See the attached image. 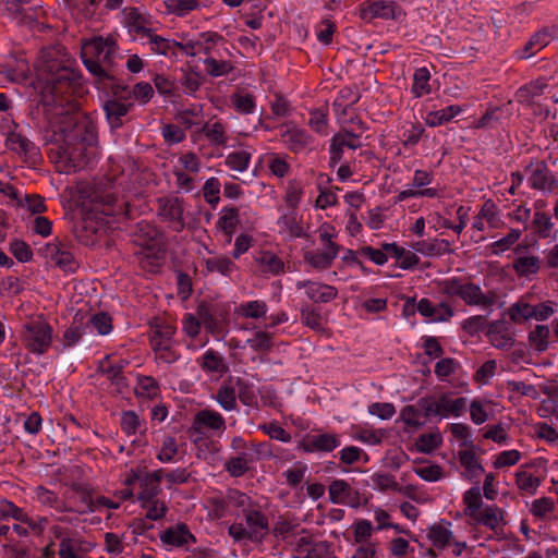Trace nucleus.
I'll list each match as a JSON object with an SVG mask.
<instances>
[{"mask_svg":"<svg viewBox=\"0 0 558 558\" xmlns=\"http://www.w3.org/2000/svg\"><path fill=\"white\" fill-rule=\"evenodd\" d=\"M340 446V437L331 433L307 434L301 441L302 449L307 453L331 452Z\"/></svg>","mask_w":558,"mask_h":558,"instance_id":"412c9836","label":"nucleus"},{"mask_svg":"<svg viewBox=\"0 0 558 558\" xmlns=\"http://www.w3.org/2000/svg\"><path fill=\"white\" fill-rule=\"evenodd\" d=\"M430 72L426 66L417 68L413 74L411 93L415 98H421L432 93L429 84Z\"/></svg>","mask_w":558,"mask_h":558,"instance_id":"8fccbe9b","label":"nucleus"},{"mask_svg":"<svg viewBox=\"0 0 558 558\" xmlns=\"http://www.w3.org/2000/svg\"><path fill=\"white\" fill-rule=\"evenodd\" d=\"M134 393L138 399L154 400L160 395V386L153 376L137 375Z\"/></svg>","mask_w":558,"mask_h":558,"instance_id":"79ce46f5","label":"nucleus"},{"mask_svg":"<svg viewBox=\"0 0 558 558\" xmlns=\"http://www.w3.org/2000/svg\"><path fill=\"white\" fill-rule=\"evenodd\" d=\"M216 401L225 411H233L236 409V389L234 378L223 381L218 388Z\"/></svg>","mask_w":558,"mask_h":558,"instance_id":"c03bdc74","label":"nucleus"},{"mask_svg":"<svg viewBox=\"0 0 558 558\" xmlns=\"http://www.w3.org/2000/svg\"><path fill=\"white\" fill-rule=\"evenodd\" d=\"M359 16L367 22L399 21L405 17V11L393 0H365L359 5Z\"/></svg>","mask_w":558,"mask_h":558,"instance_id":"9b49d317","label":"nucleus"},{"mask_svg":"<svg viewBox=\"0 0 558 558\" xmlns=\"http://www.w3.org/2000/svg\"><path fill=\"white\" fill-rule=\"evenodd\" d=\"M245 523L234 522L228 527L229 536L235 542L250 541L252 543H260L269 533L268 517L260 511L256 505L252 509H247L243 513Z\"/></svg>","mask_w":558,"mask_h":558,"instance_id":"423d86ee","label":"nucleus"},{"mask_svg":"<svg viewBox=\"0 0 558 558\" xmlns=\"http://www.w3.org/2000/svg\"><path fill=\"white\" fill-rule=\"evenodd\" d=\"M515 484L518 488L529 495H534L542 484L539 477L534 476L526 471H518L515 473Z\"/></svg>","mask_w":558,"mask_h":558,"instance_id":"774afa93","label":"nucleus"},{"mask_svg":"<svg viewBox=\"0 0 558 558\" xmlns=\"http://www.w3.org/2000/svg\"><path fill=\"white\" fill-rule=\"evenodd\" d=\"M180 38L183 39L182 54L192 58L198 53L221 57L220 47L226 44L222 35L210 31L202 32L195 38H187V35L182 34Z\"/></svg>","mask_w":558,"mask_h":558,"instance_id":"9d476101","label":"nucleus"},{"mask_svg":"<svg viewBox=\"0 0 558 558\" xmlns=\"http://www.w3.org/2000/svg\"><path fill=\"white\" fill-rule=\"evenodd\" d=\"M472 520L490 530H496L502 521V512L497 506L489 505L480 510Z\"/></svg>","mask_w":558,"mask_h":558,"instance_id":"09e8293b","label":"nucleus"},{"mask_svg":"<svg viewBox=\"0 0 558 558\" xmlns=\"http://www.w3.org/2000/svg\"><path fill=\"white\" fill-rule=\"evenodd\" d=\"M277 226L279 228V233L288 239H300L306 236L301 218L298 217L294 210L282 214L277 220Z\"/></svg>","mask_w":558,"mask_h":558,"instance_id":"c756f323","label":"nucleus"},{"mask_svg":"<svg viewBox=\"0 0 558 558\" xmlns=\"http://www.w3.org/2000/svg\"><path fill=\"white\" fill-rule=\"evenodd\" d=\"M110 95L111 98L104 102L102 108L110 128L120 129L123 125V118L132 110L134 105L129 100H124L112 94Z\"/></svg>","mask_w":558,"mask_h":558,"instance_id":"4be33fe9","label":"nucleus"},{"mask_svg":"<svg viewBox=\"0 0 558 558\" xmlns=\"http://www.w3.org/2000/svg\"><path fill=\"white\" fill-rule=\"evenodd\" d=\"M281 141L294 154L304 151L314 142L308 132L300 128H291L282 132Z\"/></svg>","mask_w":558,"mask_h":558,"instance_id":"cd10ccee","label":"nucleus"},{"mask_svg":"<svg viewBox=\"0 0 558 558\" xmlns=\"http://www.w3.org/2000/svg\"><path fill=\"white\" fill-rule=\"evenodd\" d=\"M458 457L461 466L464 469V478L473 481L484 473L485 469L478 462L473 447L471 449L459 451Z\"/></svg>","mask_w":558,"mask_h":558,"instance_id":"e433bc0d","label":"nucleus"},{"mask_svg":"<svg viewBox=\"0 0 558 558\" xmlns=\"http://www.w3.org/2000/svg\"><path fill=\"white\" fill-rule=\"evenodd\" d=\"M204 264L208 272H218L225 277H230L238 269L236 264L226 255L206 258Z\"/></svg>","mask_w":558,"mask_h":558,"instance_id":"49530a36","label":"nucleus"},{"mask_svg":"<svg viewBox=\"0 0 558 558\" xmlns=\"http://www.w3.org/2000/svg\"><path fill=\"white\" fill-rule=\"evenodd\" d=\"M486 335L490 343L497 349L512 345L513 339L509 333V328L505 320L498 319L489 323L487 325Z\"/></svg>","mask_w":558,"mask_h":558,"instance_id":"f704fd0d","label":"nucleus"},{"mask_svg":"<svg viewBox=\"0 0 558 558\" xmlns=\"http://www.w3.org/2000/svg\"><path fill=\"white\" fill-rule=\"evenodd\" d=\"M90 213H86L83 219L75 226V236L77 240L89 245L95 242V235L100 228V223L92 217V213H100L104 216H117L123 214L124 203H120L117 196L107 191L95 190L89 195Z\"/></svg>","mask_w":558,"mask_h":558,"instance_id":"7ed1b4c3","label":"nucleus"},{"mask_svg":"<svg viewBox=\"0 0 558 558\" xmlns=\"http://www.w3.org/2000/svg\"><path fill=\"white\" fill-rule=\"evenodd\" d=\"M64 143L95 146L97 143L95 124L86 119L77 121L65 135Z\"/></svg>","mask_w":558,"mask_h":558,"instance_id":"b1692460","label":"nucleus"},{"mask_svg":"<svg viewBox=\"0 0 558 558\" xmlns=\"http://www.w3.org/2000/svg\"><path fill=\"white\" fill-rule=\"evenodd\" d=\"M551 39L553 34L548 28H543L534 33L524 44L523 48L518 51V57L520 59H529L535 56L538 51L548 46Z\"/></svg>","mask_w":558,"mask_h":558,"instance_id":"473e14b6","label":"nucleus"},{"mask_svg":"<svg viewBox=\"0 0 558 558\" xmlns=\"http://www.w3.org/2000/svg\"><path fill=\"white\" fill-rule=\"evenodd\" d=\"M165 10L177 17H185L192 12L201 11L209 5L208 0H165Z\"/></svg>","mask_w":558,"mask_h":558,"instance_id":"c85d7f7f","label":"nucleus"},{"mask_svg":"<svg viewBox=\"0 0 558 558\" xmlns=\"http://www.w3.org/2000/svg\"><path fill=\"white\" fill-rule=\"evenodd\" d=\"M295 288L304 290L305 295L314 303H329L338 296L336 287L318 281L299 280Z\"/></svg>","mask_w":558,"mask_h":558,"instance_id":"aec40b11","label":"nucleus"},{"mask_svg":"<svg viewBox=\"0 0 558 558\" xmlns=\"http://www.w3.org/2000/svg\"><path fill=\"white\" fill-rule=\"evenodd\" d=\"M95 146L64 143L61 157L68 162V171H80L88 166L95 155Z\"/></svg>","mask_w":558,"mask_h":558,"instance_id":"dca6fc26","label":"nucleus"},{"mask_svg":"<svg viewBox=\"0 0 558 558\" xmlns=\"http://www.w3.org/2000/svg\"><path fill=\"white\" fill-rule=\"evenodd\" d=\"M163 478V469L153 472H145L143 480L138 484L140 492L136 495V501H151L161 493L160 482Z\"/></svg>","mask_w":558,"mask_h":558,"instance_id":"a878e982","label":"nucleus"},{"mask_svg":"<svg viewBox=\"0 0 558 558\" xmlns=\"http://www.w3.org/2000/svg\"><path fill=\"white\" fill-rule=\"evenodd\" d=\"M450 246L451 243L448 240L434 239L432 241H417L413 245V248L424 256L437 257L453 253V250Z\"/></svg>","mask_w":558,"mask_h":558,"instance_id":"c9c22d12","label":"nucleus"},{"mask_svg":"<svg viewBox=\"0 0 558 558\" xmlns=\"http://www.w3.org/2000/svg\"><path fill=\"white\" fill-rule=\"evenodd\" d=\"M199 367L205 373L223 375L229 371L225 359L215 350L208 349L198 360Z\"/></svg>","mask_w":558,"mask_h":558,"instance_id":"58836bf2","label":"nucleus"},{"mask_svg":"<svg viewBox=\"0 0 558 558\" xmlns=\"http://www.w3.org/2000/svg\"><path fill=\"white\" fill-rule=\"evenodd\" d=\"M158 217L169 223V227L175 231L181 232L185 228L184 214V199L175 195H166L156 199Z\"/></svg>","mask_w":558,"mask_h":558,"instance_id":"ddd939ff","label":"nucleus"},{"mask_svg":"<svg viewBox=\"0 0 558 558\" xmlns=\"http://www.w3.org/2000/svg\"><path fill=\"white\" fill-rule=\"evenodd\" d=\"M203 75L195 66H189L181 69V75L179 77V84L182 90L187 96H195L203 83Z\"/></svg>","mask_w":558,"mask_h":558,"instance_id":"a19ab883","label":"nucleus"},{"mask_svg":"<svg viewBox=\"0 0 558 558\" xmlns=\"http://www.w3.org/2000/svg\"><path fill=\"white\" fill-rule=\"evenodd\" d=\"M524 170L529 174L527 184L532 190L558 194V179L545 160L531 158Z\"/></svg>","mask_w":558,"mask_h":558,"instance_id":"f8f14e48","label":"nucleus"},{"mask_svg":"<svg viewBox=\"0 0 558 558\" xmlns=\"http://www.w3.org/2000/svg\"><path fill=\"white\" fill-rule=\"evenodd\" d=\"M522 230L510 229L507 235L489 244L492 254L498 256L510 250L520 240Z\"/></svg>","mask_w":558,"mask_h":558,"instance_id":"052dcab7","label":"nucleus"},{"mask_svg":"<svg viewBox=\"0 0 558 558\" xmlns=\"http://www.w3.org/2000/svg\"><path fill=\"white\" fill-rule=\"evenodd\" d=\"M202 132L214 146H225L228 142L227 128L220 121L214 123L206 122L202 128Z\"/></svg>","mask_w":558,"mask_h":558,"instance_id":"5fc2aeb1","label":"nucleus"},{"mask_svg":"<svg viewBox=\"0 0 558 558\" xmlns=\"http://www.w3.org/2000/svg\"><path fill=\"white\" fill-rule=\"evenodd\" d=\"M45 256L64 272H75L78 268V262L71 251V244L59 238H54L52 242L47 243L44 248Z\"/></svg>","mask_w":558,"mask_h":558,"instance_id":"4468645a","label":"nucleus"},{"mask_svg":"<svg viewBox=\"0 0 558 558\" xmlns=\"http://www.w3.org/2000/svg\"><path fill=\"white\" fill-rule=\"evenodd\" d=\"M126 24L130 33H133L141 43L155 32L150 16L142 13L138 8L128 9Z\"/></svg>","mask_w":558,"mask_h":558,"instance_id":"5701e85b","label":"nucleus"},{"mask_svg":"<svg viewBox=\"0 0 558 558\" xmlns=\"http://www.w3.org/2000/svg\"><path fill=\"white\" fill-rule=\"evenodd\" d=\"M175 326L166 319L154 318L149 322L148 340L150 348L166 344L174 340Z\"/></svg>","mask_w":558,"mask_h":558,"instance_id":"393cba45","label":"nucleus"},{"mask_svg":"<svg viewBox=\"0 0 558 558\" xmlns=\"http://www.w3.org/2000/svg\"><path fill=\"white\" fill-rule=\"evenodd\" d=\"M265 159L272 175L277 178H284L289 174L291 166L288 161V155L270 153L265 156Z\"/></svg>","mask_w":558,"mask_h":558,"instance_id":"6e6d98bb","label":"nucleus"},{"mask_svg":"<svg viewBox=\"0 0 558 558\" xmlns=\"http://www.w3.org/2000/svg\"><path fill=\"white\" fill-rule=\"evenodd\" d=\"M143 46H147L150 52L162 56L170 61H177L179 53L182 54L183 39L180 41L158 35L154 32L149 37L142 41Z\"/></svg>","mask_w":558,"mask_h":558,"instance_id":"6ab92c4d","label":"nucleus"},{"mask_svg":"<svg viewBox=\"0 0 558 558\" xmlns=\"http://www.w3.org/2000/svg\"><path fill=\"white\" fill-rule=\"evenodd\" d=\"M135 255L143 269L154 272L163 262L165 250L160 246L148 245L142 247Z\"/></svg>","mask_w":558,"mask_h":558,"instance_id":"72a5a7b5","label":"nucleus"},{"mask_svg":"<svg viewBox=\"0 0 558 558\" xmlns=\"http://www.w3.org/2000/svg\"><path fill=\"white\" fill-rule=\"evenodd\" d=\"M262 272L278 276L284 271V263L275 253L266 251L262 252L256 258Z\"/></svg>","mask_w":558,"mask_h":558,"instance_id":"3c124183","label":"nucleus"},{"mask_svg":"<svg viewBox=\"0 0 558 558\" xmlns=\"http://www.w3.org/2000/svg\"><path fill=\"white\" fill-rule=\"evenodd\" d=\"M549 327L546 325H537L532 331L529 333V341L531 347L537 352H544L548 349L549 344Z\"/></svg>","mask_w":558,"mask_h":558,"instance_id":"0e129e2a","label":"nucleus"},{"mask_svg":"<svg viewBox=\"0 0 558 558\" xmlns=\"http://www.w3.org/2000/svg\"><path fill=\"white\" fill-rule=\"evenodd\" d=\"M226 429V420L221 413L211 409H203L194 414L187 434L193 438V444L198 445L208 436L220 437Z\"/></svg>","mask_w":558,"mask_h":558,"instance_id":"0eeeda50","label":"nucleus"},{"mask_svg":"<svg viewBox=\"0 0 558 558\" xmlns=\"http://www.w3.org/2000/svg\"><path fill=\"white\" fill-rule=\"evenodd\" d=\"M252 154L247 150L231 151L225 158V165L231 170L244 172L248 169Z\"/></svg>","mask_w":558,"mask_h":558,"instance_id":"680f3d73","label":"nucleus"},{"mask_svg":"<svg viewBox=\"0 0 558 558\" xmlns=\"http://www.w3.org/2000/svg\"><path fill=\"white\" fill-rule=\"evenodd\" d=\"M308 126L319 135L328 134V109L319 108L310 110Z\"/></svg>","mask_w":558,"mask_h":558,"instance_id":"e2e57ef3","label":"nucleus"},{"mask_svg":"<svg viewBox=\"0 0 558 558\" xmlns=\"http://www.w3.org/2000/svg\"><path fill=\"white\" fill-rule=\"evenodd\" d=\"M179 452L178 439L171 435H165L156 458L162 463H172Z\"/></svg>","mask_w":558,"mask_h":558,"instance_id":"bf43d9fd","label":"nucleus"},{"mask_svg":"<svg viewBox=\"0 0 558 558\" xmlns=\"http://www.w3.org/2000/svg\"><path fill=\"white\" fill-rule=\"evenodd\" d=\"M81 75L58 60H47L38 69L37 77L31 83L38 101L45 106H58L72 96L81 86Z\"/></svg>","mask_w":558,"mask_h":558,"instance_id":"f257e3e1","label":"nucleus"},{"mask_svg":"<svg viewBox=\"0 0 558 558\" xmlns=\"http://www.w3.org/2000/svg\"><path fill=\"white\" fill-rule=\"evenodd\" d=\"M418 405L424 411V418L434 416L447 418L449 416L460 417L466 407V398L452 399L451 392H444L438 398L423 397L418 399Z\"/></svg>","mask_w":558,"mask_h":558,"instance_id":"6e6552de","label":"nucleus"},{"mask_svg":"<svg viewBox=\"0 0 558 558\" xmlns=\"http://www.w3.org/2000/svg\"><path fill=\"white\" fill-rule=\"evenodd\" d=\"M255 463L250 451H241L235 457L229 458L225 463V470L232 477H241L246 474L251 464Z\"/></svg>","mask_w":558,"mask_h":558,"instance_id":"ea45409f","label":"nucleus"},{"mask_svg":"<svg viewBox=\"0 0 558 558\" xmlns=\"http://www.w3.org/2000/svg\"><path fill=\"white\" fill-rule=\"evenodd\" d=\"M35 497L36 500L43 506L54 508L59 512H70L72 511L71 507L64 506L59 501V497L57 493L48 489L45 486H37L35 488Z\"/></svg>","mask_w":558,"mask_h":558,"instance_id":"864d4df0","label":"nucleus"},{"mask_svg":"<svg viewBox=\"0 0 558 558\" xmlns=\"http://www.w3.org/2000/svg\"><path fill=\"white\" fill-rule=\"evenodd\" d=\"M108 94L131 100L132 98L141 105L147 104L154 96V88L148 82H138L132 88L122 83L119 78L108 90Z\"/></svg>","mask_w":558,"mask_h":558,"instance_id":"f3484780","label":"nucleus"},{"mask_svg":"<svg viewBox=\"0 0 558 558\" xmlns=\"http://www.w3.org/2000/svg\"><path fill=\"white\" fill-rule=\"evenodd\" d=\"M83 63L98 89L107 92L118 80V46L112 38L95 37L81 51Z\"/></svg>","mask_w":558,"mask_h":558,"instance_id":"f03ea898","label":"nucleus"},{"mask_svg":"<svg viewBox=\"0 0 558 558\" xmlns=\"http://www.w3.org/2000/svg\"><path fill=\"white\" fill-rule=\"evenodd\" d=\"M439 292L447 298H458L468 306L492 308L497 302L493 291L484 292L482 288L463 277H450L438 282Z\"/></svg>","mask_w":558,"mask_h":558,"instance_id":"20e7f679","label":"nucleus"},{"mask_svg":"<svg viewBox=\"0 0 558 558\" xmlns=\"http://www.w3.org/2000/svg\"><path fill=\"white\" fill-rule=\"evenodd\" d=\"M5 147L23 157L25 161L37 163L41 159L40 150L27 136L16 131H10L5 137Z\"/></svg>","mask_w":558,"mask_h":558,"instance_id":"2eb2a0df","label":"nucleus"},{"mask_svg":"<svg viewBox=\"0 0 558 558\" xmlns=\"http://www.w3.org/2000/svg\"><path fill=\"white\" fill-rule=\"evenodd\" d=\"M359 100L360 95L357 92L350 87H344L333 100L332 107L337 114H347L348 108L355 105Z\"/></svg>","mask_w":558,"mask_h":558,"instance_id":"13d9d810","label":"nucleus"},{"mask_svg":"<svg viewBox=\"0 0 558 558\" xmlns=\"http://www.w3.org/2000/svg\"><path fill=\"white\" fill-rule=\"evenodd\" d=\"M20 341L27 352L44 355L52 345L53 328L43 315L31 317L21 327Z\"/></svg>","mask_w":558,"mask_h":558,"instance_id":"39448f33","label":"nucleus"},{"mask_svg":"<svg viewBox=\"0 0 558 558\" xmlns=\"http://www.w3.org/2000/svg\"><path fill=\"white\" fill-rule=\"evenodd\" d=\"M450 526L451 522L441 520L439 523H435L428 527L427 538L438 550H444L446 547L451 545L453 534Z\"/></svg>","mask_w":558,"mask_h":558,"instance_id":"7c9ffc66","label":"nucleus"},{"mask_svg":"<svg viewBox=\"0 0 558 558\" xmlns=\"http://www.w3.org/2000/svg\"><path fill=\"white\" fill-rule=\"evenodd\" d=\"M239 223V208L234 206H225L219 213V218L216 221V228L226 235L227 242L230 243Z\"/></svg>","mask_w":558,"mask_h":558,"instance_id":"2f4dec72","label":"nucleus"},{"mask_svg":"<svg viewBox=\"0 0 558 558\" xmlns=\"http://www.w3.org/2000/svg\"><path fill=\"white\" fill-rule=\"evenodd\" d=\"M462 112L463 107L460 105H450L439 110L427 112L424 121L429 128H436L449 123Z\"/></svg>","mask_w":558,"mask_h":558,"instance_id":"4c0bfd02","label":"nucleus"},{"mask_svg":"<svg viewBox=\"0 0 558 558\" xmlns=\"http://www.w3.org/2000/svg\"><path fill=\"white\" fill-rule=\"evenodd\" d=\"M301 322L312 330L322 331L324 329L320 311L312 305L301 308Z\"/></svg>","mask_w":558,"mask_h":558,"instance_id":"338daca9","label":"nucleus"},{"mask_svg":"<svg viewBox=\"0 0 558 558\" xmlns=\"http://www.w3.org/2000/svg\"><path fill=\"white\" fill-rule=\"evenodd\" d=\"M525 250V246L518 244L514 247L517 254L515 259L512 263V269L518 277L529 278L530 276L536 275L541 268V259L534 255H521V252Z\"/></svg>","mask_w":558,"mask_h":558,"instance_id":"bb28decb","label":"nucleus"},{"mask_svg":"<svg viewBox=\"0 0 558 558\" xmlns=\"http://www.w3.org/2000/svg\"><path fill=\"white\" fill-rule=\"evenodd\" d=\"M337 256L338 253L331 251L313 250L304 253V260L315 269L325 270L332 265Z\"/></svg>","mask_w":558,"mask_h":558,"instance_id":"de8ad7c7","label":"nucleus"},{"mask_svg":"<svg viewBox=\"0 0 558 558\" xmlns=\"http://www.w3.org/2000/svg\"><path fill=\"white\" fill-rule=\"evenodd\" d=\"M120 426L122 432L128 436H134L137 433L144 434L147 429L145 420L132 410L121 413Z\"/></svg>","mask_w":558,"mask_h":558,"instance_id":"37998d69","label":"nucleus"},{"mask_svg":"<svg viewBox=\"0 0 558 558\" xmlns=\"http://www.w3.org/2000/svg\"><path fill=\"white\" fill-rule=\"evenodd\" d=\"M159 538L167 548L189 549L190 545L196 544L197 542L195 535L184 522H179L174 526L166 529L159 534Z\"/></svg>","mask_w":558,"mask_h":558,"instance_id":"a211bd4d","label":"nucleus"},{"mask_svg":"<svg viewBox=\"0 0 558 558\" xmlns=\"http://www.w3.org/2000/svg\"><path fill=\"white\" fill-rule=\"evenodd\" d=\"M206 73L211 77L227 76L234 70L233 62L223 60L222 56L205 57L203 60Z\"/></svg>","mask_w":558,"mask_h":558,"instance_id":"a18cd8bd","label":"nucleus"},{"mask_svg":"<svg viewBox=\"0 0 558 558\" xmlns=\"http://www.w3.org/2000/svg\"><path fill=\"white\" fill-rule=\"evenodd\" d=\"M328 499L333 505L360 509L368 504L369 495L365 490L355 488L347 480L335 478L328 485Z\"/></svg>","mask_w":558,"mask_h":558,"instance_id":"1a4fd4ad","label":"nucleus"},{"mask_svg":"<svg viewBox=\"0 0 558 558\" xmlns=\"http://www.w3.org/2000/svg\"><path fill=\"white\" fill-rule=\"evenodd\" d=\"M464 505L463 513L471 519L475 518L476 513L481 510L483 500L480 486H473L465 490L462 497Z\"/></svg>","mask_w":558,"mask_h":558,"instance_id":"603ef678","label":"nucleus"},{"mask_svg":"<svg viewBox=\"0 0 558 558\" xmlns=\"http://www.w3.org/2000/svg\"><path fill=\"white\" fill-rule=\"evenodd\" d=\"M155 353L156 361L173 364L180 360L181 354L177 349L175 340L167 342L166 344H161L151 349Z\"/></svg>","mask_w":558,"mask_h":558,"instance_id":"69168bd1","label":"nucleus"},{"mask_svg":"<svg viewBox=\"0 0 558 558\" xmlns=\"http://www.w3.org/2000/svg\"><path fill=\"white\" fill-rule=\"evenodd\" d=\"M402 422L413 428H421L425 425L426 418H424V411L416 404H409L402 408L400 412Z\"/></svg>","mask_w":558,"mask_h":558,"instance_id":"4d7b16f0","label":"nucleus"}]
</instances>
